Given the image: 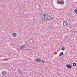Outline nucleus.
<instances>
[{
	"label": "nucleus",
	"mask_w": 77,
	"mask_h": 77,
	"mask_svg": "<svg viewBox=\"0 0 77 77\" xmlns=\"http://www.w3.org/2000/svg\"><path fill=\"white\" fill-rule=\"evenodd\" d=\"M42 20L45 21L47 20L48 21H50L53 20L52 17H48L47 15L45 14H43V16H42Z\"/></svg>",
	"instance_id": "nucleus-1"
},
{
	"label": "nucleus",
	"mask_w": 77,
	"mask_h": 77,
	"mask_svg": "<svg viewBox=\"0 0 77 77\" xmlns=\"http://www.w3.org/2000/svg\"><path fill=\"white\" fill-rule=\"evenodd\" d=\"M68 22L66 21H64L63 22V24L64 27H67V26H68Z\"/></svg>",
	"instance_id": "nucleus-2"
},
{
	"label": "nucleus",
	"mask_w": 77,
	"mask_h": 77,
	"mask_svg": "<svg viewBox=\"0 0 77 77\" xmlns=\"http://www.w3.org/2000/svg\"><path fill=\"white\" fill-rule=\"evenodd\" d=\"M2 74L3 75H6V74H7V72H6V71H3L2 72Z\"/></svg>",
	"instance_id": "nucleus-3"
},
{
	"label": "nucleus",
	"mask_w": 77,
	"mask_h": 77,
	"mask_svg": "<svg viewBox=\"0 0 77 77\" xmlns=\"http://www.w3.org/2000/svg\"><path fill=\"white\" fill-rule=\"evenodd\" d=\"M25 46L26 45H23L20 47V50H23V49H24L25 48Z\"/></svg>",
	"instance_id": "nucleus-4"
},
{
	"label": "nucleus",
	"mask_w": 77,
	"mask_h": 77,
	"mask_svg": "<svg viewBox=\"0 0 77 77\" xmlns=\"http://www.w3.org/2000/svg\"><path fill=\"white\" fill-rule=\"evenodd\" d=\"M1 60H2V61H8V60H9V58H5L4 59H2Z\"/></svg>",
	"instance_id": "nucleus-5"
},
{
	"label": "nucleus",
	"mask_w": 77,
	"mask_h": 77,
	"mask_svg": "<svg viewBox=\"0 0 77 77\" xmlns=\"http://www.w3.org/2000/svg\"><path fill=\"white\" fill-rule=\"evenodd\" d=\"M12 36L13 37H14V38H15L16 36H17V34L16 33L13 32L12 34Z\"/></svg>",
	"instance_id": "nucleus-6"
},
{
	"label": "nucleus",
	"mask_w": 77,
	"mask_h": 77,
	"mask_svg": "<svg viewBox=\"0 0 77 77\" xmlns=\"http://www.w3.org/2000/svg\"><path fill=\"white\" fill-rule=\"evenodd\" d=\"M67 68L69 69H71L72 68V66L70 64L67 65Z\"/></svg>",
	"instance_id": "nucleus-7"
},
{
	"label": "nucleus",
	"mask_w": 77,
	"mask_h": 77,
	"mask_svg": "<svg viewBox=\"0 0 77 77\" xmlns=\"http://www.w3.org/2000/svg\"><path fill=\"white\" fill-rule=\"evenodd\" d=\"M36 61L37 62H40L41 61V59L40 58H38L36 60Z\"/></svg>",
	"instance_id": "nucleus-8"
},
{
	"label": "nucleus",
	"mask_w": 77,
	"mask_h": 77,
	"mask_svg": "<svg viewBox=\"0 0 77 77\" xmlns=\"http://www.w3.org/2000/svg\"><path fill=\"white\" fill-rule=\"evenodd\" d=\"M61 50H62V51H64V50H65V47H64V46H63L62 47Z\"/></svg>",
	"instance_id": "nucleus-9"
},
{
	"label": "nucleus",
	"mask_w": 77,
	"mask_h": 77,
	"mask_svg": "<svg viewBox=\"0 0 77 77\" xmlns=\"http://www.w3.org/2000/svg\"><path fill=\"white\" fill-rule=\"evenodd\" d=\"M63 52H61L60 54L59 55V56H62V55H63Z\"/></svg>",
	"instance_id": "nucleus-10"
},
{
	"label": "nucleus",
	"mask_w": 77,
	"mask_h": 77,
	"mask_svg": "<svg viewBox=\"0 0 77 77\" xmlns=\"http://www.w3.org/2000/svg\"><path fill=\"white\" fill-rule=\"evenodd\" d=\"M73 66H77V64L76 63H74L73 64Z\"/></svg>",
	"instance_id": "nucleus-11"
},
{
	"label": "nucleus",
	"mask_w": 77,
	"mask_h": 77,
	"mask_svg": "<svg viewBox=\"0 0 77 77\" xmlns=\"http://www.w3.org/2000/svg\"><path fill=\"white\" fill-rule=\"evenodd\" d=\"M74 12L75 13H77V9H76L74 10Z\"/></svg>",
	"instance_id": "nucleus-12"
},
{
	"label": "nucleus",
	"mask_w": 77,
	"mask_h": 77,
	"mask_svg": "<svg viewBox=\"0 0 77 77\" xmlns=\"http://www.w3.org/2000/svg\"><path fill=\"white\" fill-rule=\"evenodd\" d=\"M61 3H62V4H64V1H62Z\"/></svg>",
	"instance_id": "nucleus-13"
},
{
	"label": "nucleus",
	"mask_w": 77,
	"mask_h": 77,
	"mask_svg": "<svg viewBox=\"0 0 77 77\" xmlns=\"http://www.w3.org/2000/svg\"><path fill=\"white\" fill-rule=\"evenodd\" d=\"M42 63H44V62H45L44 60H42Z\"/></svg>",
	"instance_id": "nucleus-14"
},
{
	"label": "nucleus",
	"mask_w": 77,
	"mask_h": 77,
	"mask_svg": "<svg viewBox=\"0 0 77 77\" xmlns=\"http://www.w3.org/2000/svg\"><path fill=\"white\" fill-rule=\"evenodd\" d=\"M75 33H76V34H77V31H75Z\"/></svg>",
	"instance_id": "nucleus-15"
}]
</instances>
